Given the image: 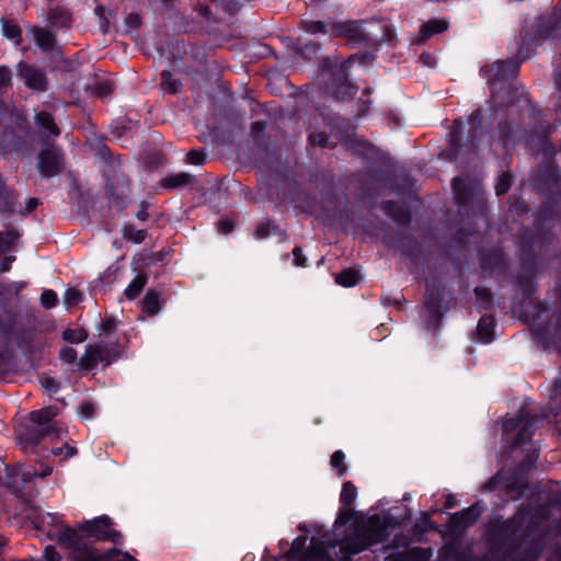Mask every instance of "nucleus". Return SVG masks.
I'll return each instance as SVG.
<instances>
[{"label":"nucleus","mask_w":561,"mask_h":561,"mask_svg":"<svg viewBox=\"0 0 561 561\" xmlns=\"http://www.w3.org/2000/svg\"><path fill=\"white\" fill-rule=\"evenodd\" d=\"M528 513L529 506L523 504L513 516L508 518L499 516L491 522L486 540L491 554L499 561H530L529 558L531 560L539 558V547L530 545L523 552L519 551L523 540L516 537V534L523 528Z\"/></svg>","instance_id":"1"},{"label":"nucleus","mask_w":561,"mask_h":561,"mask_svg":"<svg viewBox=\"0 0 561 561\" xmlns=\"http://www.w3.org/2000/svg\"><path fill=\"white\" fill-rule=\"evenodd\" d=\"M468 128L462 118H456L449 131L447 153L450 161H456L461 154L467 159L474 157L483 133L482 110H474L468 117Z\"/></svg>","instance_id":"2"},{"label":"nucleus","mask_w":561,"mask_h":561,"mask_svg":"<svg viewBox=\"0 0 561 561\" xmlns=\"http://www.w3.org/2000/svg\"><path fill=\"white\" fill-rule=\"evenodd\" d=\"M539 417L537 414L519 410L516 415L506 417L502 424V440L505 454L510 457L514 453L524 448L526 445H533V436L537 430Z\"/></svg>","instance_id":"3"},{"label":"nucleus","mask_w":561,"mask_h":561,"mask_svg":"<svg viewBox=\"0 0 561 561\" xmlns=\"http://www.w3.org/2000/svg\"><path fill=\"white\" fill-rule=\"evenodd\" d=\"M556 298L559 310L552 312L542 323L540 321L543 316L549 314V307L543 301L534 304L531 335L535 343L545 351L561 339V285L557 288Z\"/></svg>","instance_id":"4"},{"label":"nucleus","mask_w":561,"mask_h":561,"mask_svg":"<svg viewBox=\"0 0 561 561\" xmlns=\"http://www.w3.org/2000/svg\"><path fill=\"white\" fill-rule=\"evenodd\" d=\"M58 413L59 409L56 405L31 411L30 424L24 425L20 432L21 440L27 446H37L45 438H59V428L54 421Z\"/></svg>","instance_id":"5"},{"label":"nucleus","mask_w":561,"mask_h":561,"mask_svg":"<svg viewBox=\"0 0 561 561\" xmlns=\"http://www.w3.org/2000/svg\"><path fill=\"white\" fill-rule=\"evenodd\" d=\"M557 234L553 226L533 221V227H522L518 231L517 245L519 255L534 260H540L548 249L554 243Z\"/></svg>","instance_id":"6"},{"label":"nucleus","mask_w":561,"mask_h":561,"mask_svg":"<svg viewBox=\"0 0 561 561\" xmlns=\"http://www.w3.org/2000/svg\"><path fill=\"white\" fill-rule=\"evenodd\" d=\"M526 37H523V43L519 45L517 56L506 60L499 59L490 66H483L480 73L486 79L489 88L494 94L495 85L508 79H515L519 73L520 65L524 60L530 58L529 48L524 46Z\"/></svg>","instance_id":"7"},{"label":"nucleus","mask_w":561,"mask_h":561,"mask_svg":"<svg viewBox=\"0 0 561 561\" xmlns=\"http://www.w3.org/2000/svg\"><path fill=\"white\" fill-rule=\"evenodd\" d=\"M451 296L449 290L440 283L433 284L424 295V307L427 316L425 324L430 330H438L446 313L450 309Z\"/></svg>","instance_id":"8"},{"label":"nucleus","mask_w":561,"mask_h":561,"mask_svg":"<svg viewBox=\"0 0 561 561\" xmlns=\"http://www.w3.org/2000/svg\"><path fill=\"white\" fill-rule=\"evenodd\" d=\"M323 71H328L329 78L325 81V91L331 93L334 100L350 101L357 93V85L350 81L348 69L345 64H332L329 60L323 62Z\"/></svg>","instance_id":"9"},{"label":"nucleus","mask_w":561,"mask_h":561,"mask_svg":"<svg viewBox=\"0 0 561 561\" xmlns=\"http://www.w3.org/2000/svg\"><path fill=\"white\" fill-rule=\"evenodd\" d=\"M119 357L118 339L108 342L99 341L87 345L84 355L80 358L79 365L81 369L92 370L98 363L110 366Z\"/></svg>","instance_id":"10"},{"label":"nucleus","mask_w":561,"mask_h":561,"mask_svg":"<svg viewBox=\"0 0 561 561\" xmlns=\"http://www.w3.org/2000/svg\"><path fill=\"white\" fill-rule=\"evenodd\" d=\"M519 270L513 277L524 301L531 300L538 290L537 274L541 268V260L519 255Z\"/></svg>","instance_id":"11"},{"label":"nucleus","mask_w":561,"mask_h":561,"mask_svg":"<svg viewBox=\"0 0 561 561\" xmlns=\"http://www.w3.org/2000/svg\"><path fill=\"white\" fill-rule=\"evenodd\" d=\"M331 33L336 37L346 38L352 43H366L369 45H378L381 42L391 39V31L383 27V34L379 38H369L362 30V21L337 22L332 25Z\"/></svg>","instance_id":"12"},{"label":"nucleus","mask_w":561,"mask_h":561,"mask_svg":"<svg viewBox=\"0 0 561 561\" xmlns=\"http://www.w3.org/2000/svg\"><path fill=\"white\" fill-rule=\"evenodd\" d=\"M113 520L107 515H101L93 519L85 520L79 525V530L88 538H94L101 541H111L121 545L123 536L118 530L113 529Z\"/></svg>","instance_id":"13"},{"label":"nucleus","mask_w":561,"mask_h":561,"mask_svg":"<svg viewBox=\"0 0 561 561\" xmlns=\"http://www.w3.org/2000/svg\"><path fill=\"white\" fill-rule=\"evenodd\" d=\"M561 41V0L552 9L548 15H541L537 19L533 43L538 44L540 41Z\"/></svg>","instance_id":"14"},{"label":"nucleus","mask_w":561,"mask_h":561,"mask_svg":"<svg viewBox=\"0 0 561 561\" xmlns=\"http://www.w3.org/2000/svg\"><path fill=\"white\" fill-rule=\"evenodd\" d=\"M36 168L43 179H51L59 175L65 169L62 150L54 145L42 147L37 154Z\"/></svg>","instance_id":"15"},{"label":"nucleus","mask_w":561,"mask_h":561,"mask_svg":"<svg viewBox=\"0 0 561 561\" xmlns=\"http://www.w3.org/2000/svg\"><path fill=\"white\" fill-rule=\"evenodd\" d=\"M377 530L368 525L357 526L352 536L346 537L340 545L341 551L347 554L351 559L352 556L357 554L369 547H371L376 539Z\"/></svg>","instance_id":"16"},{"label":"nucleus","mask_w":561,"mask_h":561,"mask_svg":"<svg viewBox=\"0 0 561 561\" xmlns=\"http://www.w3.org/2000/svg\"><path fill=\"white\" fill-rule=\"evenodd\" d=\"M35 472L21 470L20 468L7 469L5 485L9 491L18 499L28 502L33 496V477Z\"/></svg>","instance_id":"17"},{"label":"nucleus","mask_w":561,"mask_h":561,"mask_svg":"<svg viewBox=\"0 0 561 561\" xmlns=\"http://www.w3.org/2000/svg\"><path fill=\"white\" fill-rule=\"evenodd\" d=\"M537 192L550 190L561 185V169L552 159H543L534 175Z\"/></svg>","instance_id":"18"},{"label":"nucleus","mask_w":561,"mask_h":561,"mask_svg":"<svg viewBox=\"0 0 561 561\" xmlns=\"http://www.w3.org/2000/svg\"><path fill=\"white\" fill-rule=\"evenodd\" d=\"M451 190L457 205L468 206L471 204L480 190V182L472 176H455L451 180Z\"/></svg>","instance_id":"19"},{"label":"nucleus","mask_w":561,"mask_h":561,"mask_svg":"<svg viewBox=\"0 0 561 561\" xmlns=\"http://www.w3.org/2000/svg\"><path fill=\"white\" fill-rule=\"evenodd\" d=\"M19 76L24 84L32 91L45 92L48 89V78L45 70L20 61L18 65Z\"/></svg>","instance_id":"20"},{"label":"nucleus","mask_w":561,"mask_h":561,"mask_svg":"<svg viewBox=\"0 0 561 561\" xmlns=\"http://www.w3.org/2000/svg\"><path fill=\"white\" fill-rule=\"evenodd\" d=\"M482 514V507L480 503H473L467 508L451 514L449 518V528L453 531L466 530L473 526Z\"/></svg>","instance_id":"21"},{"label":"nucleus","mask_w":561,"mask_h":561,"mask_svg":"<svg viewBox=\"0 0 561 561\" xmlns=\"http://www.w3.org/2000/svg\"><path fill=\"white\" fill-rule=\"evenodd\" d=\"M83 533L75 529L70 526H64L57 528L54 533L53 540H56L58 545L71 549L75 551H81L87 549V543L83 539Z\"/></svg>","instance_id":"22"},{"label":"nucleus","mask_w":561,"mask_h":561,"mask_svg":"<svg viewBox=\"0 0 561 561\" xmlns=\"http://www.w3.org/2000/svg\"><path fill=\"white\" fill-rule=\"evenodd\" d=\"M385 243L405 255L412 263H415L421 254V244L410 234L397 233L391 237V242Z\"/></svg>","instance_id":"23"},{"label":"nucleus","mask_w":561,"mask_h":561,"mask_svg":"<svg viewBox=\"0 0 561 561\" xmlns=\"http://www.w3.org/2000/svg\"><path fill=\"white\" fill-rule=\"evenodd\" d=\"M61 517L62 516L57 513H44L39 510H34L30 516L34 527L45 533L49 538H53L54 533L61 524Z\"/></svg>","instance_id":"24"},{"label":"nucleus","mask_w":561,"mask_h":561,"mask_svg":"<svg viewBox=\"0 0 561 561\" xmlns=\"http://www.w3.org/2000/svg\"><path fill=\"white\" fill-rule=\"evenodd\" d=\"M381 211L401 227H409L412 221L410 209L392 199L380 203Z\"/></svg>","instance_id":"25"},{"label":"nucleus","mask_w":561,"mask_h":561,"mask_svg":"<svg viewBox=\"0 0 561 561\" xmlns=\"http://www.w3.org/2000/svg\"><path fill=\"white\" fill-rule=\"evenodd\" d=\"M18 193L7 185L5 179L0 173V214L3 220H9L16 210Z\"/></svg>","instance_id":"26"},{"label":"nucleus","mask_w":561,"mask_h":561,"mask_svg":"<svg viewBox=\"0 0 561 561\" xmlns=\"http://www.w3.org/2000/svg\"><path fill=\"white\" fill-rule=\"evenodd\" d=\"M194 10L209 22L224 20L222 0H196Z\"/></svg>","instance_id":"27"},{"label":"nucleus","mask_w":561,"mask_h":561,"mask_svg":"<svg viewBox=\"0 0 561 561\" xmlns=\"http://www.w3.org/2000/svg\"><path fill=\"white\" fill-rule=\"evenodd\" d=\"M35 125L41 129V137L48 139L50 137H58L60 135V128L57 125L54 116L47 111H39L34 116Z\"/></svg>","instance_id":"28"},{"label":"nucleus","mask_w":561,"mask_h":561,"mask_svg":"<svg viewBox=\"0 0 561 561\" xmlns=\"http://www.w3.org/2000/svg\"><path fill=\"white\" fill-rule=\"evenodd\" d=\"M527 486L528 482L519 471L515 470L503 474V490L507 493L514 494L515 500L523 496Z\"/></svg>","instance_id":"29"},{"label":"nucleus","mask_w":561,"mask_h":561,"mask_svg":"<svg viewBox=\"0 0 561 561\" xmlns=\"http://www.w3.org/2000/svg\"><path fill=\"white\" fill-rule=\"evenodd\" d=\"M528 144L536 150V153H543L545 156H553L556 147L551 139L548 138L547 131H538L534 129L529 133Z\"/></svg>","instance_id":"30"},{"label":"nucleus","mask_w":561,"mask_h":561,"mask_svg":"<svg viewBox=\"0 0 561 561\" xmlns=\"http://www.w3.org/2000/svg\"><path fill=\"white\" fill-rule=\"evenodd\" d=\"M480 265L484 272L503 271L507 267V263L503 252L493 251L481 254Z\"/></svg>","instance_id":"31"},{"label":"nucleus","mask_w":561,"mask_h":561,"mask_svg":"<svg viewBox=\"0 0 561 561\" xmlns=\"http://www.w3.org/2000/svg\"><path fill=\"white\" fill-rule=\"evenodd\" d=\"M196 182L193 174L186 172L170 173L160 181L161 187L165 190H176L187 185H192Z\"/></svg>","instance_id":"32"},{"label":"nucleus","mask_w":561,"mask_h":561,"mask_svg":"<svg viewBox=\"0 0 561 561\" xmlns=\"http://www.w3.org/2000/svg\"><path fill=\"white\" fill-rule=\"evenodd\" d=\"M448 22L444 19H432L424 23L419 31V43H425L432 36L440 34L448 28Z\"/></svg>","instance_id":"33"},{"label":"nucleus","mask_w":561,"mask_h":561,"mask_svg":"<svg viewBox=\"0 0 561 561\" xmlns=\"http://www.w3.org/2000/svg\"><path fill=\"white\" fill-rule=\"evenodd\" d=\"M34 42L43 53L53 51L56 45V33L39 26L33 28Z\"/></svg>","instance_id":"34"},{"label":"nucleus","mask_w":561,"mask_h":561,"mask_svg":"<svg viewBox=\"0 0 561 561\" xmlns=\"http://www.w3.org/2000/svg\"><path fill=\"white\" fill-rule=\"evenodd\" d=\"M47 19L51 26L58 28H69L72 24L71 13L69 10L60 5L50 8Z\"/></svg>","instance_id":"35"},{"label":"nucleus","mask_w":561,"mask_h":561,"mask_svg":"<svg viewBox=\"0 0 561 561\" xmlns=\"http://www.w3.org/2000/svg\"><path fill=\"white\" fill-rule=\"evenodd\" d=\"M162 308L161 294L156 289H148L141 300V311L147 316H156Z\"/></svg>","instance_id":"36"},{"label":"nucleus","mask_w":561,"mask_h":561,"mask_svg":"<svg viewBox=\"0 0 561 561\" xmlns=\"http://www.w3.org/2000/svg\"><path fill=\"white\" fill-rule=\"evenodd\" d=\"M431 530H436V524L431 519L427 513L423 512L411 529L412 539L416 542H421L425 534Z\"/></svg>","instance_id":"37"},{"label":"nucleus","mask_w":561,"mask_h":561,"mask_svg":"<svg viewBox=\"0 0 561 561\" xmlns=\"http://www.w3.org/2000/svg\"><path fill=\"white\" fill-rule=\"evenodd\" d=\"M528 506L529 513L526 518L529 517V520L526 525V533L530 534L548 519L549 511L542 505H537L535 507H531L530 505Z\"/></svg>","instance_id":"38"},{"label":"nucleus","mask_w":561,"mask_h":561,"mask_svg":"<svg viewBox=\"0 0 561 561\" xmlns=\"http://www.w3.org/2000/svg\"><path fill=\"white\" fill-rule=\"evenodd\" d=\"M272 234L278 236L280 240H285L287 237L286 231L282 230L280 227L271 219L260 222L254 231V238L257 240L265 239Z\"/></svg>","instance_id":"39"},{"label":"nucleus","mask_w":561,"mask_h":561,"mask_svg":"<svg viewBox=\"0 0 561 561\" xmlns=\"http://www.w3.org/2000/svg\"><path fill=\"white\" fill-rule=\"evenodd\" d=\"M494 317L483 314L477 324V334L481 342L491 343L494 339Z\"/></svg>","instance_id":"40"},{"label":"nucleus","mask_w":561,"mask_h":561,"mask_svg":"<svg viewBox=\"0 0 561 561\" xmlns=\"http://www.w3.org/2000/svg\"><path fill=\"white\" fill-rule=\"evenodd\" d=\"M80 552H83L84 556L75 561H112L114 557L121 554V550H118L117 548H112L101 553L98 550L89 547L88 545L87 549L81 550Z\"/></svg>","instance_id":"41"},{"label":"nucleus","mask_w":561,"mask_h":561,"mask_svg":"<svg viewBox=\"0 0 561 561\" xmlns=\"http://www.w3.org/2000/svg\"><path fill=\"white\" fill-rule=\"evenodd\" d=\"M5 230L0 231V254H4L10 251L16 240L21 237V232L12 225H4Z\"/></svg>","instance_id":"42"},{"label":"nucleus","mask_w":561,"mask_h":561,"mask_svg":"<svg viewBox=\"0 0 561 561\" xmlns=\"http://www.w3.org/2000/svg\"><path fill=\"white\" fill-rule=\"evenodd\" d=\"M431 549L412 547L397 554V561H428Z\"/></svg>","instance_id":"43"},{"label":"nucleus","mask_w":561,"mask_h":561,"mask_svg":"<svg viewBox=\"0 0 561 561\" xmlns=\"http://www.w3.org/2000/svg\"><path fill=\"white\" fill-rule=\"evenodd\" d=\"M161 77V89L170 94H179L182 92L183 83L179 78H174L170 70H163Z\"/></svg>","instance_id":"44"},{"label":"nucleus","mask_w":561,"mask_h":561,"mask_svg":"<svg viewBox=\"0 0 561 561\" xmlns=\"http://www.w3.org/2000/svg\"><path fill=\"white\" fill-rule=\"evenodd\" d=\"M1 26L5 38L13 41L16 45L22 43V30L14 20L2 18Z\"/></svg>","instance_id":"45"},{"label":"nucleus","mask_w":561,"mask_h":561,"mask_svg":"<svg viewBox=\"0 0 561 561\" xmlns=\"http://www.w3.org/2000/svg\"><path fill=\"white\" fill-rule=\"evenodd\" d=\"M147 280H148L147 274L139 273L135 278L131 279V282L125 288V290H124L125 297L128 300L136 299L142 291L144 287L146 286Z\"/></svg>","instance_id":"46"},{"label":"nucleus","mask_w":561,"mask_h":561,"mask_svg":"<svg viewBox=\"0 0 561 561\" xmlns=\"http://www.w3.org/2000/svg\"><path fill=\"white\" fill-rule=\"evenodd\" d=\"M362 276L357 270L344 268L335 275V283L342 287L350 288L356 286Z\"/></svg>","instance_id":"47"},{"label":"nucleus","mask_w":561,"mask_h":561,"mask_svg":"<svg viewBox=\"0 0 561 561\" xmlns=\"http://www.w3.org/2000/svg\"><path fill=\"white\" fill-rule=\"evenodd\" d=\"M473 293L477 299L478 308L486 311L493 308V294L489 288L477 286L473 289Z\"/></svg>","instance_id":"48"},{"label":"nucleus","mask_w":561,"mask_h":561,"mask_svg":"<svg viewBox=\"0 0 561 561\" xmlns=\"http://www.w3.org/2000/svg\"><path fill=\"white\" fill-rule=\"evenodd\" d=\"M267 122L260 119L251 124L250 136L256 147L266 146L265 130Z\"/></svg>","instance_id":"49"},{"label":"nucleus","mask_w":561,"mask_h":561,"mask_svg":"<svg viewBox=\"0 0 561 561\" xmlns=\"http://www.w3.org/2000/svg\"><path fill=\"white\" fill-rule=\"evenodd\" d=\"M105 193H106L107 197L111 199V202L115 208H117L119 210L127 208V206H128L127 197L125 195L118 193L114 187V183L110 180L106 181Z\"/></svg>","instance_id":"50"},{"label":"nucleus","mask_w":561,"mask_h":561,"mask_svg":"<svg viewBox=\"0 0 561 561\" xmlns=\"http://www.w3.org/2000/svg\"><path fill=\"white\" fill-rule=\"evenodd\" d=\"M122 236L126 241L139 244L145 241L147 237V230L137 229L134 225L127 224L122 229Z\"/></svg>","instance_id":"51"},{"label":"nucleus","mask_w":561,"mask_h":561,"mask_svg":"<svg viewBox=\"0 0 561 561\" xmlns=\"http://www.w3.org/2000/svg\"><path fill=\"white\" fill-rule=\"evenodd\" d=\"M357 496V488L352 481H345L342 484V490L340 493V503L344 507H350L353 505Z\"/></svg>","instance_id":"52"},{"label":"nucleus","mask_w":561,"mask_h":561,"mask_svg":"<svg viewBox=\"0 0 561 561\" xmlns=\"http://www.w3.org/2000/svg\"><path fill=\"white\" fill-rule=\"evenodd\" d=\"M514 182V175L511 171H504L502 172L497 178L495 182V194L497 196L505 195L512 187Z\"/></svg>","instance_id":"53"},{"label":"nucleus","mask_w":561,"mask_h":561,"mask_svg":"<svg viewBox=\"0 0 561 561\" xmlns=\"http://www.w3.org/2000/svg\"><path fill=\"white\" fill-rule=\"evenodd\" d=\"M61 337L64 341L71 343V344H79L84 342L88 337V331L83 328H77V329H66L61 333Z\"/></svg>","instance_id":"54"},{"label":"nucleus","mask_w":561,"mask_h":561,"mask_svg":"<svg viewBox=\"0 0 561 561\" xmlns=\"http://www.w3.org/2000/svg\"><path fill=\"white\" fill-rule=\"evenodd\" d=\"M557 208L558 206L542 203L534 220L549 225V222L554 220L557 217Z\"/></svg>","instance_id":"55"},{"label":"nucleus","mask_w":561,"mask_h":561,"mask_svg":"<svg viewBox=\"0 0 561 561\" xmlns=\"http://www.w3.org/2000/svg\"><path fill=\"white\" fill-rule=\"evenodd\" d=\"M497 131H499L500 140L503 142L504 146H506L507 144L514 142L515 130H514V126H513L512 122H510L507 119L501 121L497 124Z\"/></svg>","instance_id":"56"},{"label":"nucleus","mask_w":561,"mask_h":561,"mask_svg":"<svg viewBox=\"0 0 561 561\" xmlns=\"http://www.w3.org/2000/svg\"><path fill=\"white\" fill-rule=\"evenodd\" d=\"M374 58L375 56L371 51H358L351 55L347 59L337 61V64H345V68L350 70L355 61H357L360 66H365L370 64Z\"/></svg>","instance_id":"57"},{"label":"nucleus","mask_w":561,"mask_h":561,"mask_svg":"<svg viewBox=\"0 0 561 561\" xmlns=\"http://www.w3.org/2000/svg\"><path fill=\"white\" fill-rule=\"evenodd\" d=\"M325 557V547L322 545L314 546V539H312V548L302 553L298 561H324Z\"/></svg>","instance_id":"58"},{"label":"nucleus","mask_w":561,"mask_h":561,"mask_svg":"<svg viewBox=\"0 0 561 561\" xmlns=\"http://www.w3.org/2000/svg\"><path fill=\"white\" fill-rule=\"evenodd\" d=\"M320 50V45L314 42H305L298 41L296 44V51L301 55L304 58H312Z\"/></svg>","instance_id":"59"},{"label":"nucleus","mask_w":561,"mask_h":561,"mask_svg":"<svg viewBox=\"0 0 561 561\" xmlns=\"http://www.w3.org/2000/svg\"><path fill=\"white\" fill-rule=\"evenodd\" d=\"M537 193L541 196L542 203L551 204L558 207L561 206V185Z\"/></svg>","instance_id":"60"},{"label":"nucleus","mask_w":561,"mask_h":561,"mask_svg":"<svg viewBox=\"0 0 561 561\" xmlns=\"http://www.w3.org/2000/svg\"><path fill=\"white\" fill-rule=\"evenodd\" d=\"M117 330V320L114 317H105L102 319L101 324L99 327V335H104L107 339L116 332Z\"/></svg>","instance_id":"61"},{"label":"nucleus","mask_w":561,"mask_h":561,"mask_svg":"<svg viewBox=\"0 0 561 561\" xmlns=\"http://www.w3.org/2000/svg\"><path fill=\"white\" fill-rule=\"evenodd\" d=\"M345 454L342 450H335L332 456L330 463L332 468L337 471L340 477H343L347 472V466L344 463Z\"/></svg>","instance_id":"62"},{"label":"nucleus","mask_w":561,"mask_h":561,"mask_svg":"<svg viewBox=\"0 0 561 561\" xmlns=\"http://www.w3.org/2000/svg\"><path fill=\"white\" fill-rule=\"evenodd\" d=\"M301 28L309 34H328V25L322 21H301Z\"/></svg>","instance_id":"63"},{"label":"nucleus","mask_w":561,"mask_h":561,"mask_svg":"<svg viewBox=\"0 0 561 561\" xmlns=\"http://www.w3.org/2000/svg\"><path fill=\"white\" fill-rule=\"evenodd\" d=\"M41 306L45 309H53L58 304L57 293L53 289H44L39 297Z\"/></svg>","instance_id":"64"}]
</instances>
